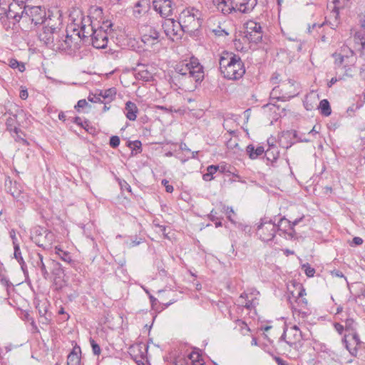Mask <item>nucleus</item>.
<instances>
[{
  "label": "nucleus",
  "instance_id": "nucleus-1",
  "mask_svg": "<svg viewBox=\"0 0 365 365\" xmlns=\"http://www.w3.org/2000/svg\"><path fill=\"white\" fill-rule=\"evenodd\" d=\"M220 69L228 80H239L245 73V68L241 58L232 52L224 51L220 58Z\"/></svg>",
  "mask_w": 365,
  "mask_h": 365
},
{
  "label": "nucleus",
  "instance_id": "nucleus-2",
  "mask_svg": "<svg viewBox=\"0 0 365 365\" xmlns=\"http://www.w3.org/2000/svg\"><path fill=\"white\" fill-rule=\"evenodd\" d=\"M203 67L199 63L194 65V63H186L185 65H178L175 68V73L171 77L172 81L178 85V81L180 86H183L187 80L193 78L197 83H200L204 79Z\"/></svg>",
  "mask_w": 365,
  "mask_h": 365
},
{
  "label": "nucleus",
  "instance_id": "nucleus-3",
  "mask_svg": "<svg viewBox=\"0 0 365 365\" xmlns=\"http://www.w3.org/2000/svg\"><path fill=\"white\" fill-rule=\"evenodd\" d=\"M201 16V12L195 8L182 11L180 14L182 31L190 34V36H195V33L199 31L202 26V19Z\"/></svg>",
  "mask_w": 365,
  "mask_h": 365
},
{
  "label": "nucleus",
  "instance_id": "nucleus-4",
  "mask_svg": "<svg viewBox=\"0 0 365 365\" xmlns=\"http://www.w3.org/2000/svg\"><path fill=\"white\" fill-rule=\"evenodd\" d=\"M298 93L296 82L288 79L283 81L280 86L274 87L271 92V96L277 100L286 101L296 96Z\"/></svg>",
  "mask_w": 365,
  "mask_h": 365
},
{
  "label": "nucleus",
  "instance_id": "nucleus-5",
  "mask_svg": "<svg viewBox=\"0 0 365 365\" xmlns=\"http://www.w3.org/2000/svg\"><path fill=\"white\" fill-rule=\"evenodd\" d=\"M278 230L277 224H275L272 220L261 219L260 222L257 227V235L259 238L264 242H269L272 241Z\"/></svg>",
  "mask_w": 365,
  "mask_h": 365
},
{
  "label": "nucleus",
  "instance_id": "nucleus-6",
  "mask_svg": "<svg viewBox=\"0 0 365 365\" xmlns=\"http://www.w3.org/2000/svg\"><path fill=\"white\" fill-rule=\"evenodd\" d=\"M141 41L148 46L153 47L161 41L160 32L153 26L145 25L141 27Z\"/></svg>",
  "mask_w": 365,
  "mask_h": 365
},
{
  "label": "nucleus",
  "instance_id": "nucleus-7",
  "mask_svg": "<svg viewBox=\"0 0 365 365\" xmlns=\"http://www.w3.org/2000/svg\"><path fill=\"white\" fill-rule=\"evenodd\" d=\"M246 25L245 37L247 40L256 44L261 42L263 31L260 24L254 21H249Z\"/></svg>",
  "mask_w": 365,
  "mask_h": 365
},
{
  "label": "nucleus",
  "instance_id": "nucleus-8",
  "mask_svg": "<svg viewBox=\"0 0 365 365\" xmlns=\"http://www.w3.org/2000/svg\"><path fill=\"white\" fill-rule=\"evenodd\" d=\"M92 34L91 43L96 48H105L107 46L108 38V33L106 30L103 29V27H99L97 29L91 28Z\"/></svg>",
  "mask_w": 365,
  "mask_h": 365
},
{
  "label": "nucleus",
  "instance_id": "nucleus-9",
  "mask_svg": "<svg viewBox=\"0 0 365 365\" xmlns=\"http://www.w3.org/2000/svg\"><path fill=\"white\" fill-rule=\"evenodd\" d=\"M25 12L35 25L42 24L46 20V13L43 7L27 6V10Z\"/></svg>",
  "mask_w": 365,
  "mask_h": 365
},
{
  "label": "nucleus",
  "instance_id": "nucleus-10",
  "mask_svg": "<svg viewBox=\"0 0 365 365\" xmlns=\"http://www.w3.org/2000/svg\"><path fill=\"white\" fill-rule=\"evenodd\" d=\"M58 28L54 26H44L43 29V31L41 32L38 35V38L40 41H43L45 44L48 46H55L56 43H54L55 40H58L60 37L59 34L57 33Z\"/></svg>",
  "mask_w": 365,
  "mask_h": 365
},
{
  "label": "nucleus",
  "instance_id": "nucleus-11",
  "mask_svg": "<svg viewBox=\"0 0 365 365\" xmlns=\"http://www.w3.org/2000/svg\"><path fill=\"white\" fill-rule=\"evenodd\" d=\"M173 2L171 0H154L153 9L163 18H166L173 14Z\"/></svg>",
  "mask_w": 365,
  "mask_h": 365
},
{
  "label": "nucleus",
  "instance_id": "nucleus-12",
  "mask_svg": "<svg viewBox=\"0 0 365 365\" xmlns=\"http://www.w3.org/2000/svg\"><path fill=\"white\" fill-rule=\"evenodd\" d=\"M163 26L166 36L169 38L178 36L179 31H182V24H180V19L178 21H175L173 19H168L165 21Z\"/></svg>",
  "mask_w": 365,
  "mask_h": 365
},
{
  "label": "nucleus",
  "instance_id": "nucleus-13",
  "mask_svg": "<svg viewBox=\"0 0 365 365\" xmlns=\"http://www.w3.org/2000/svg\"><path fill=\"white\" fill-rule=\"evenodd\" d=\"M257 5V0H242L240 2H232L230 11H239L241 13H249Z\"/></svg>",
  "mask_w": 365,
  "mask_h": 365
},
{
  "label": "nucleus",
  "instance_id": "nucleus-14",
  "mask_svg": "<svg viewBox=\"0 0 365 365\" xmlns=\"http://www.w3.org/2000/svg\"><path fill=\"white\" fill-rule=\"evenodd\" d=\"M39 235H43V237H34V241L38 247L43 249L48 248L54 241L53 233L48 230H43Z\"/></svg>",
  "mask_w": 365,
  "mask_h": 365
},
{
  "label": "nucleus",
  "instance_id": "nucleus-15",
  "mask_svg": "<svg viewBox=\"0 0 365 365\" xmlns=\"http://www.w3.org/2000/svg\"><path fill=\"white\" fill-rule=\"evenodd\" d=\"M31 264L36 269H39L44 279L47 280L49 277V273L46 269V265L43 262V255L38 252L35 253L31 257Z\"/></svg>",
  "mask_w": 365,
  "mask_h": 365
},
{
  "label": "nucleus",
  "instance_id": "nucleus-16",
  "mask_svg": "<svg viewBox=\"0 0 365 365\" xmlns=\"http://www.w3.org/2000/svg\"><path fill=\"white\" fill-rule=\"evenodd\" d=\"M48 262L52 267L51 272L55 276L54 281L56 289H61L63 285L62 284H58L57 279H61L64 276V270L62 264L53 259H49Z\"/></svg>",
  "mask_w": 365,
  "mask_h": 365
},
{
  "label": "nucleus",
  "instance_id": "nucleus-17",
  "mask_svg": "<svg viewBox=\"0 0 365 365\" xmlns=\"http://www.w3.org/2000/svg\"><path fill=\"white\" fill-rule=\"evenodd\" d=\"M18 114H14L11 117H9L7 118L6 125L7 127V130L9 131H14L16 135L19 134V133L21 132V130L16 126V122L17 120ZM16 140H19L23 143L24 145H28V142L26 139L21 138L20 136L17 135Z\"/></svg>",
  "mask_w": 365,
  "mask_h": 365
},
{
  "label": "nucleus",
  "instance_id": "nucleus-18",
  "mask_svg": "<svg viewBox=\"0 0 365 365\" xmlns=\"http://www.w3.org/2000/svg\"><path fill=\"white\" fill-rule=\"evenodd\" d=\"M124 113L128 120L134 121L136 120L138 108L135 103L129 101L125 103Z\"/></svg>",
  "mask_w": 365,
  "mask_h": 365
},
{
  "label": "nucleus",
  "instance_id": "nucleus-19",
  "mask_svg": "<svg viewBox=\"0 0 365 365\" xmlns=\"http://www.w3.org/2000/svg\"><path fill=\"white\" fill-rule=\"evenodd\" d=\"M345 331H349L353 335V339L359 342V337L356 333L357 323L352 318H346L345 320Z\"/></svg>",
  "mask_w": 365,
  "mask_h": 365
},
{
  "label": "nucleus",
  "instance_id": "nucleus-20",
  "mask_svg": "<svg viewBox=\"0 0 365 365\" xmlns=\"http://www.w3.org/2000/svg\"><path fill=\"white\" fill-rule=\"evenodd\" d=\"M57 41L58 42L56 43V46L58 49L62 51L73 49V38L68 34L65 36L64 39L58 38Z\"/></svg>",
  "mask_w": 365,
  "mask_h": 365
},
{
  "label": "nucleus",
  "instance_id": "nucleus-21",
  "mask_svg": "<svg viewBox=\"0 0 365 365\" xmlns=\"http://www.w3.org/2000/svg\"><path fill=\"white\" fill-rule=\"evenodd\" d=\"M264 154L266 160L273 164L278 159L279 151L276 145H271L267 150H264Z\"/></svg>",
  "mask_w": 365,
  "mask_h": 365
},
{
  "label": "nucleus",
  "instance_id": "nucleus-22",
  "mask_svg": "<svg viewBox=\"0 0 365 365\" xmlns=\"http://www.w3.org/2000/svg\"><path fill=\"white\" fill-rule=\"evenodd\" d=\"M246 152L249 158L252 160L257 158L264 153V148L262 146L255 148L254 145L250 144L246 148Z\"/></svg>",
  "mask_w": 365,
  "mask_h": 365
},
{
  "label": "nucleus",
  "instance_id": "nucleus-23",
  "mask_svg": "<svg viewBox=\"0 0 365 365\" xmlns=\"http://www.w3.org/2000/svg\"><path fill=\"white\" fill-rule=\"evenodd\" d=\"M354 41L356 44L359 45L358 50L361 52V56H364L365 51V32L357 31L354 36Z\"/></svg>",
  "mask_w": 365,
  "mask_h": 365
},
{
  "label": "nucleus",
  "instance_id": "nucleus-24",
  "mask_svg": "<svg viewBox=\"0 0 365 365\" xmlns=\"http://www.w3.org/2000/svg\"><path fill=\"white\" fill-rule=\"evenodd\" d=\"M303 218L304 216L294 220L293 222H291L290 220L286 219L285 217H281L277 223L278 230H282V226L284 222H285L287 224V225H286L284 228H289L293 231V232H295L294 226L298 225L303 220Z\"/></svg>",
  "mask_w": 365,
  "mask_h": 365
},
{
  "label": "nucleus",
  "instance_id": "nucleus-25",
  "mask_svg": "<svg viewBox=\"0 0 365 365\" xmlns=\"http://www.w3.org/2000/svg\"><path fill=\"white\" fill-rule=\"evenodd\" d=\"M14 258L17 260V262L21 265V268L25 276L28 275V270H27V266L26 264L25 261L24 260V258L21 255V252L20 250V247H16L14 252Z\"/></svg>",
  "mask_w": 365,
  "mask_h": 365
},
{
  "label": "nucleus",
  "instance_id": "nucleus-26",
  "mask_svg": "<svg viewBox=\"0 0 365 365\" xmlns=\"http://www.w3.org/2000/svg\"><path fill=\"white\" fill-rule=\"evenodd\" d=\"M55 250L56 254L58 255L60 259L63 262L71 265L74 264V261L72 259L71 255L68 252L64 251L57 247H56Z\"/></svg>",
  "mask_w": 365,
  "mask_h": 365
},
{
  "label": "nucleus",
  "instance_id": "nucleus-27",
  "mask_svg": "<svg viewBox=\"0 0 365 365\" xmlns=\"http://www.w3.org/2000/svg\"><path fill=\"white\" fill-rule=\"evenodd\" d=\"M318 108L320 110L321 114L324 116H329L331 113L330 103L327 99H323L319 102Z\"/></svg>",
  "mask_w": 365,
  "mask_h": 365
},
{
  "label": "nucleus",
  "instance_id": "nucleus-28",
  "mask_svg": "<svg viewBox=\"0 0 365 365\" xmlns=\"http://www.w3.org/2000/svg\"><path fill=\"white\" fill-rule=\"evenodd\" d=\"M218 169H219L218 165H209L207 168V172L205 174H203V175H202V179L205 181H211L214 178V177H213L214 174H215L217 173Z\"/></svg>",
  "mask_w": 365,
  "mask_h": 365
},
{
  "label": "nucleus",
  "instance_id": "nucleus-29",
  "mask_svg": "<svg viewBox=\"0 0 365 365\" xmlns=\"http://www.w3.org/2000/svg\"><path fill=\"white\" fill-rule=\"evenodd\" d=\"M15 10H21V5L18 3H11L9 6V9L6 12V16L7 19H14L16 17V14L14 13Z\"/></svg>",
  "mask_w": 365,
  "mask_h": 365
},
{
  "label": "nucleus",
  "instance_id": "nucleus-30",
  "mask_svg": "<svg viewBox=\"0 0 365 365\" xmlns=\"http://www.w3.org/2000/svg\"><path fill=\"white\" fill-rule=\"evenodd\" d=\"M81 363V358L78 354L73 350L67 357L68 365H79Z\"/></svg>",
  "mask_w": 365,
  "mask_h": 365
},
{
  "label": "nucleus",
  "instance_id": "nucleus-31",
  "mask_svg": "<svg viewBox=\"0 0 365 365\" xmlns=\"http://www.w3.org/2000/svg\"><path fill=\"white\" fill-rule=\"evenodd\" d=\"M128 146L130 148L133 155H136L142 151V144L140 140L128 141Z\"/></svg>",
  "mask_w": 365,
  "mask_h": 365
},
{
  "label": "nucleus",
  "instance_id": "nucleus-32",
  "mask_svg": "<svg viewBox=\"0 0 365 365\" xmlns=\"http://www.w3.org/2000/svg\"><path fill=\"white\" fill-rule=\"evenodd\" d=\"M9 65L12 68H18L20 72H24L26 69L24 63L15 58L10 59Z\"/></svg>",
  "mask_w": 365,
  "mask_h": 365
},
{
  "label": "nucleus",
  "instance_id": "nucleus-33",
  "mask_svg": "<svg viewBox=\"0 0 365 365\" xmlns=\"http://www.w3.org/2000/svg\"><path fill=\"white\" fill-rule=\"evenodd\" d=\"M116 95V88L114 87L110 88L103 91V98L104 99H108L109 101H113Z\"/></svg>",
  "mask_w": 365,
  "mask_h": 365
},
{
  "label": "nucleus",
  "instance_id": "nucleus-34",
  "mask_svg": "<svg viewBox=\"0 0 365 365\" xmlns=\"http://www.w3.org/2000/svg\"><path fill=\"white\" fill-rule=\"evenodd\" d=\"M27 10V5H24V6H21V10H20V12H19L18 14H16V17H14V24H15L16 23H18L20 21V20L22 19V18H24L26 16H27L26 15V12L25 11Z\"/></svg>",
  "mask_w": 365,
  "mask_h": 365
},
{
  "label": "nucleus",
  "instance_id": "nucleus-35",
  "mask_svg": "<svg viewBox=\"0 0 365 365\" xmlns=\"http://www.w3.org/2000/svg\"><path fill=\"white\" fill-rule=\"evenodd\" d=\"M90 343L92 347V351L94 355L98 356L101 354V347L92 338H90Z\"/></svg>",
  "mask_w": 365,
  "mask_h": 365
},
{
  "label": "nucleus",
  "instance_id": "nucleus-36",
  "mask_svg": "<svg viewBox=\"0 0 365 365\" xmlns=\"http://www.w3.org/2000/svg\"><path fill=\"white\" fill-rule=\"evenodd\" d=\"M306 275L309 277H313L315 274V269L312 267L308 263L302 265Z\"/></svg>",
  "mask_w": 365,
  "mask_h": 365
},
{
  "label": "nucleus",
  "instance_id": "nucleus-37",
  "mask_svg": "<svg viewBox=\"0 0 365 365\" xmlns=\"http://www.w3.org/2000/svg\"><path fill=\"white\" fill-rule=\"evenodd\" d=\"M120 138L117 135H113L110 138L109 145L113 148H116L120 144Z\"/></svg>",
  "mask_w": 365,
  "mask_h": 365
},
{
  "label": "nucleus",
  "instance_id": "nucleus-38",
  "mask_svg": "<svg viewBox=\"0 0 365 365\" xmlns=\"http://www.w3.org/2000/svg\"><path fill=\"white\" fill-rule=\"evenodd\" d=\"M137 75L138 78L145 80V81H148L150 78V74L147 70L140 71Z\"/></svg>",
  "mask_w": 365,
  "mask_h": 365
},
{
  "label": "nucleus",
  "instance_id": "nucleus-39",
  "mask_svg": "<svg viewBox=\"0 0 365 365\" xmlns=\"http://www.w3.org/2000/svg\"><path fill=\"white\" fill-rule=\"evenodd\" d=\"M9 235H10V237L12 240V243H13V245H14V250H15L16 247H19V244L17 242V238H16V231L14 229L11 230V231L9 232Z\"/></svg>",
  "mask_w": 365,
  "mask_h": 365
},
{
  "label": "nucleus",
  "instance_id": "nucleus-40",
  "mask_svg": "<svg viewBox=\"0 0 365 365\" xmlns=\"http://www.w3.org/2000/svg\"><path fill=\"white\" fill-rule=\"evenodd\" d=\"M88 32L86 31V26L83 25L81 28V31L78 32L77 35L78 36V38H80L82 40H84L85 38H88Z\"/></svg>",
  "mask_w": 365,
  "mask_h": 365
},
{
  "label": "nucleus",
  "instance_id": "nucleus-41",
  "mask_svg": "<svg viewBox=\"0 0 365 365\" xmlns=\"http://www.w3.org/2000/svg\"><path fill=\"white\" fill-rule=\"evenodd\" d=\"M87 106H88V103L86 101V100L81 99L77 102V104L75 106V109L77 110L78 111H79L80 108H83L86 107Z\"/></svg>",
  "mask_w": 365,
  "mask_h": 365
},
{
  "label": "nucleus",
  "instance_id": "nucleus-42",
  "mask_svg": "<svg viewBox=\"0 0 365 365\" xmlns=\"http://www.w3.org/2000/svg\"><path fill=\"white\" fill-rule=\"evenodd\" d=\"M309 101L310 98L309 97H307L305 101H304V106L307 110H312L314 108V104Z\"/></svg>",
  "mask_w": 365,
  "mask_h": 365
},
{
  "label": "nucleus",
  "instance_id": "nucleus-43",
  "mask_svg": "<svg viewBox=\"0 0 365 365\" xmlns=\"http://www.w3.org/2000/svg\"><path fill=\"white\" fill-rule=\"evenodd\" d=\"M188 357L189 359L192 361V362L193 361H197V360H202L201 358H200V355L199 354L198 352H196V351H192L191 352L189 355H188Z\"/></svg>",
  "mask_w": 365,
  "mask_h": 365
},
{
  "label": "nucleus",
  "instance_id": "nucleus-44",
  "mask_svg": "<svg viewBox=\"0 0 365 365\" xmlns=\"http://www.w3.org/2000/svg\"><path fill=\"white\" fill-rule=\"evenodd\" d=\"M88 100L90 101V102H92V103H103L100 97L98 96H97V94H95V95H93V94H90L88 97Z\"/></svg>",
  "mask_w": 365,
  "mask_h": 365
},
{
  "label": "nucleus",
  "instance_id": "nucleus-45",
  "mask_svg": "<svg viewBox=\"0 0 365 365\" xmlns=\"http://www.w3.org/2000/svg\"><path fill=\"white\" fill-rule=\"evenodd\" d=\"M112 26H113V24L111 23V21L106 20V21H103V25L101 26L100 27H103V29L106 30V32L108 33V29L111 30Z\"/></svg>",
  "mask_w": 365,
  "mask_h": 365
},
{
  "label": "nucleus",
  "instance_id": "nucleus-46",
  "mask_svg": "<svg viewBox=\"0 0 365 365\" xmlns=\"http://www.w3.org/2000/svg\"><path fill=\"white\" fill-rule=\"evenodd\" d=\"M162 184L164 185V186L165 187L166 192H170V193L173 192V187L168 184V181L167 180H165V179L163 180Z\"/></svg>",
  "mask_w": 365,
  "mask_h": 365
},
{
  "label": "nucleus",
  "instance_id": "nucleus-47",
  "mask_svg": "<svg viewBox=\"0 0 365 365\" xmlns=\"http://www.w3.org/2000/svg\"><path fill=\"white\" fill-rule=\"evenodd\" d=\"M334 329L339 334H341L344 330H345V327L340 323H334Z\"/></svg>",
  "mask_w": 365,
  "mask_h": 365
},
{
  "label": "nucleus",
  "instance_id": "nucleus-48",
  "mask_svg": "<svg viewBox=\"0 0 365 365\" xmlns=\"http://www.w3.org/2000/svg\"><path fill=\"white\" fill-rule=\"evenodd\" d=\"M0 282L1 284L7 287H10L11 285V283L9 282V280L4 275L0 274Z\"/></svg>",
  "mask_w": 365,
  "mask_h": 365
},
{
  "label": "nucleus",
  "instance_id": "nucleus-49",
  "mask_svg": "<svg viewBox=\"0 0 365 365\" xmlns=\"http://www.w3.org/2000/svg\"><path fill=\"white\" fill-rule=\"evenodd\" d=\"M154 225L159 228V232H160L165 237L168 238V233L166 232V227L165 225H160L159 224Z\"/></svg>",
  "mask_w": 365,
  "mask_h": 365
},
{
  "label": "nucleus",
  "instance_id": "nucleus-50",
  "mask_svg": "<svg viewBox=\"0 0 365 365\" xmlns=\"http://www.w3.org/2000/svg\"><path fill=\"white\" fill-rule=\"evenodd\" d=\"M232 213H234V210H233L232 207H227L226 209V215H227V218L231 222L235 224V222L232 219V217H231Z\"/></svg>",
  "mask_w": 365,
  "mask_h": 365
},
{
  "label": "nucleus",
  "instance_id": "nucleus-51",
  "mask_svg": "<svg viewBox=\"0 0 365 365\" xmlns=\"http://www.w3.org/2000/svg\"><path fill=\"white\" fill-rule=\"evenodd\" d=\"M142 242H143L142 238L138 239L137 237H135V240H133L130 242V243L129 244V247H132L137 246V245H140Z\"/></svg>",
  "mask_w": 365,
  "mask_h": 365
},
{
  "label": "nucleus",
  "instance_id": "nucleus-52",
  "mask_svg": "<svg viewBox=\"0 0 365 365\" xmlns=\"http://www.w3.org/2000/svg\"><path fill=\"white\" fill-rule=\"evenodd\" d=\"M306 294V292H305V289H304V287H302V284H299V292H298V294L297 296L296 297L297 299L298 298H302L303 297L304 295Z\"/></svg>",
  "mask_w": 365,
  "mask_h": 365
},
{
  "label": "nucleus",
  "instance_id": "nucleus-53",
  "mask_svg": "<svg viewBox=\"0 0 365 365\" xmlns=\"http://www.w3.org/2000/svg\"><path fill=\"white\" fill-rule=\"evenodd\" d=\"M71 122L78 125H81V127L83 128H85L83 124V122L81 120V118L78 116H76V117H74L72 118L71 120Z\"/></svg>",
  "mask_w": 365,
  "mask_h": 365
},
{
  "label": "nucleus",
  "instance_id": "nucleus-54",
  "mask_svg": "<svg viewBox=\"0 0 365 365\" xmlns=\"http://www.w3.org/2000/svg\"><path fill=\"white\" fill-rule=\"evenodd\" d=\"M331 274H332V275H334L335 277H343V278L346 279L345 276L340 270L334 269L331 272Z\"/></svg>",
  "mask_w": 365,
  "mask_h": 365
},
{
  "label": "nucleus",
  "instance_id": "nucleus-55",
  "mask_svg": "<svg viewBox=\"0 0 365 365\" xmlns=\"http://www.w3.org/2000/svg\"><path fill=\"white\" fill-rule=\"evenodd\" d=\"M352 242L356 245H361L364 241H363L362 238H361L359 237H354L352 240Z\"/></svg>",
  "mask_w": 365,
  "mask_h": 365
},
{
  "label": "nucleus",
  "instance_id": "nucleus-56",
  "mask_svg": "<svg viewBox=\"0 0 365 365\" xmlns=\"http://www.w3.org/2000/svg\"><path fill=\"white\" fill-rule=\"evenodd\" d=\"M244 307L247 309H252L255 306H254V304H253V302L252 300H247L245 304L244 305Z\"/></svg>",
  "mask_w": 365,
  "mask_h": 365
},
{
  "label": "nucleus",
  "instance_id": "nucleus-57",
  "mask_svg": "<svg viewBox=\"0 0 365 365\" xmlns=\"http://www.w3.org/2000/svg\"><path fill=\"white\" fill-rule=\"evenodd\" d=\"M19 96L21 99L26 100L29 96L27 90H21Z\"/></svg>",
  "mask_w": 365,
  "mask_h": 365
},
{
  "label": "nucleus",
  "instance_id": "nucleus-58",
  "mask_svg": "<svg viewBox=\"0 0 365 365\" xmlns=\"http://www.w3.org/2000/svg\"><path fill=\"white\" fill-rule=\"evenodd\" d=\"M216 215H217V212H216L214 210H212L210 212V215H209V217H210V219L212 222H214V221H215V220H218V217L216 216Z\"/></svg>",
  "mask_w": 365,
  "mask_h": 365
},
{
  "label": "nucleus",
  "instance_id": "nucleus-59",
  "mask_svg": "<svg viewBox=\"0 0 365 365\" xmlns=\"http://www.w3.org/2000/svg\"><path fill=\"white\" fill-rule=\"evenodd\" d=\"M275 361L278 365H287V362L280 357H276Z\"/></svg>",
  "mask_w": 365,
  "mask_h": 365
},
{
  "label": "nucleus",
  "instance_id": "nucleus-60",
  "mask_svg": "<svg viewBox=\"0 0 365 365\" xmlns=\"http://www.w3.org/2000/svg\"><path fill=\"white\" fill-rule=\"evenodd\" d=\"M21 192V190H19L18 192H16V191L11 192V195L15 199H16L17 200H19Z\"/></svg>",
  "mask_w": 365,
  "mask_h": 365
},
{
  "label": "nucleus",
  "instance_id": "nucleus-61",
  "mask_svg": "<svg viewBox=\"0 0 365 365\" xmlns=\"http://www.w3.org/2000/svg\"><path fill=\"white\" fill-rule=\"evenodd\" d=\"M337 81H338V79L336 77L331 78V80L327 83L328 87H329V88L331 87Z\"/></svg>",
  "mask_w": 365,
  "mask_h": 365
},
{
  "label": "nucleus",
  "instance_id": "nucleus-62",
  "mask_svg": "<svg viewBox=\"0 0 365 365\" xmlns=\"http://www.w3.org/2000/svg\"><path fill=\"white\" fill-rule=\"evenodd\" d=\"M319 130L317 129V126L314 125L313 128L309 132V135H315L319 133Z\"/></svg>",
  "mask_w": 365,
  "mask_h": 365
},
{
  "label": "nucleus",
  "instance_id": "nucleus-63",
  "mask_svg": "<svg viewBox=\"0 0 365 365\" xmlns=\"http://www.w3.org/2000/svg\"><path fill=\"white\" fill-rule=\"evenodd\" d=\"M297 302L299 304H304L307 305V300L305 298H303V297H302V298H299V299H298V298H297Z\"/></svg>",
  "mask_w": 365,
  "mask_h": 365
},
{
  "label": "nucleus",
  "instance_id": "nucleus-64",
  "mask_svg": "<svg viewBox=\"0 0 365 365\" xmlns=\"http://www.w3.org/2000/svg\"><path fill=\"white\" fill-rule=\"evenodd\" d=\"M360 24H361V26L364 29H365V12H364V14L363 15V17L360 20Z\"/></svg>",
  "mask_w": 365,
  "mask_h": 365
}]
</instances>
